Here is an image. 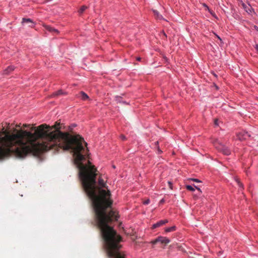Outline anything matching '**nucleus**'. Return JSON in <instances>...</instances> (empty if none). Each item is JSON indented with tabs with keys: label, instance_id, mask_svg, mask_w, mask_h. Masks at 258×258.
<instances>
[{
	"label": "nucleus",
	"instance_id": "10",
	"mask_svg": "<svg viewBox=\"0 0 258 258\" xmlns=\"http://www.w3.org/2000/svg\"><path fill=\"white\" fill-rule=\"evenodd\" d=\"M194 186L195 188H196L200 192H202V191L201 190V189L198 186L195 185H186V188L189 191H194L195 188H194Z\"/></svg>",
	"mask_w": 258,
	"mask_h": 258
},
{
	"label": "nucleus",
	"instance_id": "1",
	"mask_svg": "<svg viewBox=\"0 0 258 258\" xmlns=\"http://www.w3.org/2000/svg\"><path fill=\"white\" fill-rule=\"evenodd\" d=\"M60 123L52 126L46 124L31 127V132L15 129L10 134L5 130L0 132V159L14 155L23 158L28 154L36 155L41 151L60 149Z\"/></svg>",
	"mask_w": 258,
	"mask_h": 258
},
{
	"label": "nucleus",
	"instance_id": "29",
	"mask_svg": "<svg viewBox=\"0 0 258 258\" xmlns=\"http://www.w3.org/2000/svg\"><path fill=\"white\" fill-rule=\"evenodd\" d=\"M254 27L255 29L258 31V27L256 26H254Z\"/></svg>",
	"mask_w": 258,
	"mask_h": 258
},
{
	"label": "nucleus",
	"instance_id": "25",
	"mask_svg": "<svg viewBox=\"0 0 258 258\" xmlns=\"http://www.w3.org/2000/svg\"><path fill=\"white\" fill-rule=\"evenodd\" d=\"M254 47L255 49L258 51V44H256Z\"/></svg>",
	"mask_w": 258,
	"mask_h": 258
},
{
	"label": "nucleus",
	"instance_id": "19",
	"mask_svg": "<svg viewBox=\"0 0 258 258\" xmlns=\"http://www.w3.org/2000/svg\"><path fill=\"white\" fill-rule=\"evenodd\" d=\"M188 180H192V181H195L196 182H201V181H200L199 179H197V178H189Z\"/></svg>",
	"mask_w": 258,
	"mask_h": 258
},
{
	"label": "nucleus",
	"instance_id": "5",
	"mask_svg": "<svg viewBox=\"0 0 258 258\" xmlns=\"http://www.w3.org/2000/svg\"><path fill=\"white\" fill-rule=\"evenodd\" d=\"M167 222H168L167 220H160V221L157 222V223H156L155 224H153L152 228V229H155L156 228L159 227L163 225L164 224L167 223Z\"/></svg>",
	"mask_w": 258,
	"mask_h": 258
},
{
	"label": "nucleus",
	"instance_id": "26",
	"mask_svg": "<svg viewBox=\"0 0 258 258\" xmlns=\"http://www.w3.org/2000/svg\"><path fill=\"white\" fill-rule=\"evenodd\" d=\"M214 123H215V125H218V120L217 119H215V121H214Z\"/></svg>",
	"mask_w": 258,
	"mask_h": 258
},
{
	"label": "nucleus",
	"instance_id": "24",
	"mask_svg": "<svg viewBox=\"0 0 258 258\" xmlns=\"http://www.w3.org/2000/svg\"><path fill=\"white\" fill-rule=\"evenodd\" d=\"M141 59H142L141 57H137L136 60L138 61H141Z\"/></svg>",
	"mask_w": 258,
	"mask_h": 258
},
{
	"label": "nucleus",
	"instance_id": "27",
	"mask_svg": "<svg viewBox=\"0 0 258 258\" xmlns=\"http://www.w3.org/2000/svg\"><path fill=\"white\" fill-rule=\"evenodd\" d=\"M29 126H30V124H25L23 125V126L24 127H28Z\"/></svg>",
	"mask_w": 258,
	"mask_h": 258
},
{
	"label": "nucleus",
	"instance_id": "6",
	"mask_svg": "<svg viewBox=\"0 0 258 258\" xmlns=\"http://www.w3.org/2000/svg\"><path fill=\"white\" fill-rule=\"evenodd\" d=\"M43 26L45 28V29L46 30H47L48 31H49L50 32H51L54 34H56L59 33V31L58 30H57L53 27H51L48 25H43Z\"/></svg>",
	"mask_w": 258,
	"mask_h": 258
},
{
	"label": "nucleus",
	"instance_id": "4",
	"mask_svg": "<svg viewBox=\"0 0 258 258\" xmlns=\"http://www.w3.org/2000/svg\"><path fill=\"white\" fill-rule=\"evenodd\" d=\"M250 135L247 132L242 131L237 134V137L240 141H244L250 137Z\"/></svg>",
	"mask_w": 258,
	"mask_h": 258
},
{
	"label": "nucleus",
	"instance_id": "9",
	"mask_svg": "<svg viewBox=\"0 0 258 258\" xmlns=\"http://www.w3.org/2000/svg\"><path fill=\"white\" fill-rule=\"evenodd\" d=\"M31 23V25H30V27L31 28H33L35 26V23L33 22V21L30 18H23L22 23Z\"/></svg>",
	"mask_w": 258,
	"mask_h": 258
},
{
	"label": "nucleus",
	"instance_id": "18",
	"mask_svg": "<svg viewBox=\"0 0 258 258\" xmlns=\"http://www.w3.org/2000/svg\"><path fill=\"white\" fill-rule=\"evenodd\" d=\"M235 181L236 182L237 185L239 186V187H242V183L240 182L239 179L238 178H235Z\"/></svg>",
	"mask_w": 258,
	"mask_h": 258
},
{
	"label": "nucleus",
	"instance_id": "31",
	"mask_svg": "<svg viewBox=\"0 0 258 258\" xmlns=\"http://www.w3.org/2000/svg\"><path fill=\"white\" fill-rule=\"evenodd\" d=\"M112 167H113V168H115V166H114V165H113V166H112Z\"/></svg>",
	"mask_w": 258,
	"mask_h": 258
},
{
	"label": "nucleus",
	"instance_id": "28",
	"mask_svg": "<svg viewBox=\"0 0 258 258\" xmlns=\"http://www.w3.org/2000/svg\"><path fill=\"white\" fill-rule=\"evenodd\" d=\"M164 202V199H162L160 201V203H163Z\"/></svg>",
	"mask_w": 258,
	"mask_h": 258
},
{
	"label": "nucleus",
	"instance_id": "8",
	"mask_svg": "<svg viewBox=\"0 0 258 258\" xmlns=\"http://www.w3.org/2000/svg\"><path fill=\"white\" fill-rule=\"evenodd\" d=\"M15 69V67L14 66H10L4 70L3 74L8 75L12 72Z\"/></svg>",
	"mask_w": 258,
	"mask_h": 258
},
{
	"label": "nucleus",
	"instance_id": "14",
	"mask_svg": "<svg viewBox=\"0 0 258 258\" xmlns=\"http://www.w3.org/2000/svg\"><path fill=\"white\" fill-rule=\"evenodd\" d=\"M175 230H176V226H171V227L166 228L165 230V231L166 232H170L174 231Z\"/></svg>",
	"mask_w": 258,
	"mask_h": 258
},
{
	"label": "nucleus",
	"instance_id": "22",
	"mask_svg": "<svg viewBox=\"0 0 258 258\" xmlns=\"http://www.w3.org/2000/svg\"><path fill=\"white\" fill-rule=\"evenodd\" d=\"M168 184L169 185L170 188H172V184L171 182L168 181Z\"/></svg>",
	"mask_w": 258,
	"mask_h": 258
},
{
	"label": "nucleus",
	"instance_id": "17",
	"mask_svg": "<svg viewBox=\"0 0 258 258\" xmlns=\"http://www.w3.org/2000/svg\"><path fill=\"white\" fill-rule=\"evenodd\" d=\"M159 142L158 141H156L155 142V145L157 146V149L158 150V152L159 154H161L162 151L160 150L159 146H158Z\"/></svg>",
	"mask_w": 258,
	"mask_h": 258
},
{
	"label": "nucleus",
	"instance_id": "30",
	"mask_svg": "<svg viewBox=\"0 0 258 258\" xmlns=\"http://www.w3.org/2000/svg\"><path fill=\"white\" fill-rule=\"evenodd\" d=\"M243 7L244 9H245L246 6L245 4H243Z\"/></svg>",
	"mask_w": 258,
	"mask_h": 258
},
{
	"label": "nucleus",
	"instance_id": "3",
	"mask_svg": "<svg viewBox=\"0 0 258 258\" xmlns=\"http://www.w3.org/2000/svg\"><path fill=\"white\" fill-rule=\"evenodd\" d=\"M215 147L220 152L225 155H229L231 154L230 150L221 143L218 144V145L215 144Z\"/></svg>",
	"mask_w": 258,
	"mask_h": 258
},
{
	"label": "nucleus",
	"instance_id": "20",
	"mask_svg": "<svg viewBox=\"0 0 258 258\" xmlns=\"http://www.w3.org/2000/svg\"><path fill=\"white\" fill-rule=\"evenodd\" d=\"M149 203H150V200L149 199H147L146 200H145L143 202V204H145V205H148Z\"/></svg>",
	"mask_w": 258,
	"mask_h": 258
},
{
	"label": "nucleus",
	"instance_id": "23",
	"mask_svg": "<svg viewBox=\"0 0 258 258\" xmlns=\"http://www.w3.org/2000/svg\"><path fill=\"white\" fill-rule=\"evenodd\" d=\"M216 35V37L220 40L221 42H222L221 38L219 36H218L217 35Z\"/></svg>",
	"mask_w": 258,
	"mask_h": 258
},
{
	"label": "nucleus",
	"instance_id": "11",
	"mask_svg": "<svg viewBox=\"0 0 258 258\" xmlns=\"http://www.w3.org/2000/svg\"><path fill=\"white\" fill-rule=\"evenodd\" d=\"M160 242L163 244H167L170 242V240L168 238L165 237L159 236Z\"/></svg>",
	"mask_w": 258,
	"mask_h": 258
},
{
	"label": "nucleus",
	"instance_id": "12",
	"mask_svg": "<svg viewBox=\"0 0 258 258\" xmlns=\"http://www.w3.org/2000/svg\"><path fill=\"white\" fill-rule=\"evenodd\" d=\"M67 93L62 91V90H59L52 94V97H56L60 95H66Z\"/></svg>",
	"mask_w": 258,
	"mask_h": 258
},
{
	"label": "nucleus",
	"instance_id": "7",
	"mask_svg": "<svg viewBox=\"0 0 258 258\" xmlns=\"http://www.w3.org/2000/svg\"><path fill=\"white\" fill-rule=\"evenodd\" d=\"M77 97L80 98L83 101H86L89 99L88 95L83 91L79 92V93L77 94Z\"/></svg>",
	"mask_w": 258,
	"mask_h": 258
},
{
	"label": "nucleus",
	"instance_id": "15",
	"mask_svg": "<svg viewBox=\"0 0 258 258\" xmlns=\"http://www.w3.org/2000/svg\"><path fill=\"white\" fill-rule=\"evenodd\" d=\"M87 9V7L86 6H83L81 7V8L79 10L78 13L80 15H81L83 13V12Z\"/></svg>",
	"mask_w": 258,
	"mask_h": 258
},
{
	"label": "nucleus",
	"instance_id": "21",
	"mask_svg": "<svg viewBox=\"0 0 258 258\" xmlns=\"http://www.w3.org/2000/svg\"><path fill=\"white\" fill-rule=\"evenodd\" d=\"M120 137L121 139L122 140H125L126 139L124 135H121L120 136Z\"/></svg>",
	"mask_w": 258,
	"mask_h": 258
},
{
	"label": "nucleus",
	"instance_id": "16",
	"mask_svg": "<svg viewBox=\"0 0 258 258\" xmlns=\"http://www.w3.org/2000/svg\"><path fill=\"white\" fill-rule=\"evenodd\" d=\"M158 242H160V237H157L156 239H155V240H154L151 242V243L153 245H155V244H157Z\"/></svg>",
	"mask_w": 258,
	"mask_h": 258
},
{
	"label": "nucleus",
	"instance_id": "13",
	"mask_svg": "<svg viewBox=\"0 0 258 258\" xmlns=\"http://www.w3.org/2000/svg\"><path fill=\"white\" fill-rule=\"evenodd\" d=\"M153 12L154 14V16H155V17L157 19H158V20L163 19L162 16L161 15L157 10H153Z\"/></svg>",
	"mask_w": 258,
	"mask_h": 258
},
{
	"label": "nucleus",
	"instance_id": "2",
	"mask_svg": "<svg viewBox=\"0 0 258 258\" xmlns=\"http://www.w3.org/2000/svg\"><path fill=\"white\" fill-rule=\"evenodd\" d=\"M93 206L98 227L104 241L108 256L111 258H124L119 249L121 237L109 224L118 220L117 211L112 207L111 195H87Z\"/></svg>",
	"mask_w": 258,
	"mask_h": 258
}]
</instances>
